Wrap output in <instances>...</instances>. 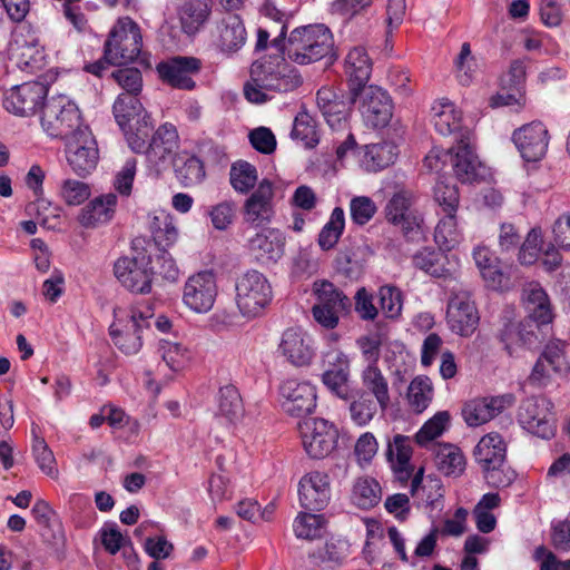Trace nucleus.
I'll return each instance as SVG.
<instances>
[{
	"instance_id": "nucleus-47",
	"label": "nucleus",
	"mask_w": 570,
	"mask_h": 570,
	"mask_svg": "<svg viewBox=\"0 0 570 570\" xmlns=\"http://www.w3.org/2000/svg\"><path fill=\"white\" fill-rule=\"evenodd\" d=\"M32 454L38 468L52 480H58L59 469L53 452L45 439L37 433V428H32Z\"/></svg>"
},
{
	"instance_id": "nucleus-5",
	"label": "nucleus",
	"mask_w": 570,
	"mask_h": 570,
	"mask_svg": "<svg viewBox=\"0 0 570 570\" xmlns=\"http://www.w3.org/2000/svg\"><path fill=\"white\" fill-rule=\"evenodd\" d=\"M142 49L141 29L129 17L119 18L104 45V57L115 66H122L135 61Z\"/></svg>"
},
{
	"instance_id": "nucleus-61",
	"label": "nucleus",
	"mask_w": 570,
	"mask_h": 570,
	"mask_svg": "<svg viewBox=\"0 0 570 570\" xmlns=\"http://www.w3.org/2000/svg\"><path fill=\"white\" fill-rule=\"evenodd\" d=\"M542 243H543V238H542L541 229L532 228L528 233L523 244L521 245V247L519 249L518 259H519L520 264H522V265L534 264L538 261L539 255L542 250Z\"/></svg>"
},
{
	"instance_id": "nucleus-21",
	"label": "nucleus",
	"mask_w": 570,
	"mask_h": 570,
	"mask_svg": "<svg viewBox=\"0 0 570 570\" xmlns=\"http://www.w3.org/2000/svg\"><path fill=\"white\" fill-rule=\"evenodd\" d=\"M298 499L301 505L311 511L326 508L331 501V478L324 471L305 473L298 482Z\"/></svg>"
},
{
	"instance_id": "nucleus-42",
	"label": "nucleus",
	"mask_w": 570,
	"mask_h": 570,
	"mask_svg": "<svg viewBox=\"0 0 570 570\" xmlns=\"http://www.w3.org/2000/svg\"><path fill=\"white\" fill-rule=\"evenodd\" d=\"M397 156V148L392 142L370 144L363 147L361 166L367 171H379L392 165Z\"/></svg>"
},
{
	"instance_id": "nucleus-57",
	"label": "nucleus",
	"mask_w": 570,
	"mask_h": 570,
	"mask_svg": "<svg viewBox=\"0 0 570 570\" xmlns=\"http://www.w3.org/2000/svg\"><path fill=\"white\" fill-rule=\"evenodd\" d=\"M454 66L459 82L463 86L472 83L478 72V66L469 42L462 43Z\"/></svg>"
},
{
	"instance_id": "nucleus-22",
	"label": "nucleus",
	"mask_w": 570,
	"mask_h": 570,
	"mask_svg": "<svg viewBox=\"0 0 570 570\" xmlns=\"http://www.w3.org/2000/svg\"><path fill=\"white\" fill-rule=\"evenodd\" d=\"M361 114L367 126L382 128L393 116V102L389 94L380 87L368 86L361 91Z\"/></svg>"
},
{
	"instance_id": "nucleus-33",
	"label": "nucleus",
	"mask_w": 570,
	"mask_h": 570,
	"mask_svg": "<svg viewBox=\"0 0 570 570\" xmlns=\"http://www.w3.org/2000/svg\"><path fill=\"white\" fill-rule=\"evenodd\" d=\"M12 56L16 58L18 66L30 72L42 70L47 65V56L45 48L35 37H20L14 40L12 46Z\"/></svg>"
},
{
	"instance_id": "nucleus-10",
	"label": "nucleus",
	"mask_w": 570,
	"mask_h": 570,
	"mask_svg": "<svg viewBox=\"0 0 570 570\" xmlns=\"http://www.w3.org/2000/svg\"><path fill=\"white\" fill-rule=\"evenodd\" d=\"M303 448L306 454L315 460L327 458L338 443V430L324 419L307 417L297 425Z\"/></svg>"
},
{
	"instance_id": "nucleus-53",
	"label": "nucleus",
	"mask_w": 570,
	"mask_h": 570,
	"mask_svg": "<svg viewBox=\"0 0 570 570\" xmlns=\"http://www.w3.org/2000/svg\"><path fill=\"white\" fill-rule=\"evenodd\" d=\"M325 520L321 514L301 512L294 520V532L299 539L315 540L322 537Z\"/></svg>"
},
{
	"instance_id": "nucleus-28",
	"label": "nucleus",
	"mask_w": 570,
	"mask_h": 570,
	"mask_svg": "<svg viewBox=\"0 0 570 570\" xmlns=\"http://www.w3.org/2000/svg\"><path fill=\"white\" fill-rule=\"evenodd\" d=\"M461 139L451 147L450 164L455 177L461 183H473L480 177L481 163L474 154L469 139L470 132L466 130L461 135Z\"/></svg>"
},
{
	"instance_id": "nucleus-3",
	"label": "nucleus",
	"mask_w": 570,
	"mask_h": 570,
	"mask_svg": "<svg viewBox=\"0 0 570 570\" xmlns=\"http://www.w3.org/2000/svg\"><path fill=\"white\" fill-rule=\"evenodd\" d=\"M112 109L116 121L122 129L129 147L135 153H140L145 148L153 124L139 97L120 94L114 102Z\"/></svg>"
},
{
	"instance_id": "nucleus-52",
	"label": "nucleus",
	"mask_w": 570,
	"mask_h": 570,
	"mask_svg": "<svg viewBox=\"0 0 570 570\" xmlns=\"http://www.w3.org/2000/svg\"><path fill=\"white\" fill-rule=\"evenodd\" d=\"M564 348V343L552 341L544 346L540 355L556 375L568 377L570 376V362L567 358Z\"/></svg>"
},
{
	"instance_id": "nucleus-24",
	"label": "nucleus",
	"mask_w": 570,
	"mask_h": 570,
	"mask_svg": "<svg viewBox=\"0 0 570 570\" xmlns=\"http://www.w3.org/2000/svg\"><path fill=\"white\" fill-rule=\"evenodd\" d=\"M513 141L523 159L538 161L547 153L549 146V132L540 121H533L522 126L513 132Z\"/></svg>"
},
{
	"instance_id": "nucleus-49",
	"label": "nucleus",
	"mask_w": 570,
	"mask_h": 570,
	"mask_svg": "<svg viewBox=\"0 0 570 570\" xmlns=\"http://www.w3.org/2000/svg\"><path fill=\"white\" fill-rule=\"evenodd\" d=\"M345 227V215L341 207H335L328 222L318 234V245L323 250H330L338 243Z\"/></svg>"
},
{
	"instance_id": "nucleus-29",
	"label": "nucleus",
	"mask_w": 570,
	"mask_h": 570,
	"mask_svg": "<svg viewBox=\"0 0 570 570\" xmlns=\"http://www.w3.org/2000/svg\"><path fill=\"white\" fill-rule=\"evenodd\" d=\"M118 197L114 193L104 194L91 199L78 215L79 224L85 228H98L112 220L117 209Z\"/></svg>"
},
{
	"instance_id": "nucleus-27",
	"label": "nucleus",
	"mask_w": 570,
	"mask_h": 570,
	"mask_svg": "<svg viewBox=\"0 0 570 570\" xmlns=\"http://www.w3.org/2000/svg\"><path fill=\"white\" fill-rule=\"evenodd\" d=\"M212 38L222 52L234 53L245 45L247 32L238 14L227 13L216 22Z\"/></svg>"
},
{
	"instance_id": "nucleus-59",
	"label": "nucleus",
	"mask_w": 570,
	"mask_h": 570,
	"mask_svg": "<svg viewBox=\"0 0 570 570\" xmlns=\"http://www.w3.org/2000/svg\"><path fill=\"white\" fill-rule=\"evenodd\" d=\"M218 409L229 421L239 419L243 414L240 395L234 385H225L218 392Z\"/></svg>"
},
{
	"instance_id": "nucleus-23",
	"label": "nucleus",
	"mask_w": 570,
	"mask_h": 570,
	"mask_svg": "<svg viewBox=\"0 0 570 570\" xmlns=\"http://www.w3.org/2000/svg\"><path fill=\"white\" fill-rule=\"evenodd\" d=\"M278 353L295 367L308 366L314 356L313 341L299 327H291L283 332L278 344Z\"/></svg>"
},
{
	"instance_id": "nucleus-7",
	"label": "nucleus",
	"mask_w": 570,
	"mask_h": 570,
	"mask_svg": "<svg viewBox=\"0 0 570 570\" xmlns=\"http://www.w3.org/2000/svg\"><path fill=\"white\" fill-rule=\"evenodd\" d=\"M40 120L42 129L52 138L66 139L85 127L77 106L66 96L48 99L43 105Z\"/></svg>"
},
{
	"instance_id": "nucleus-54",
	"label": "nucleus",
	"mask_w": 570,
	"mask_h": 570,
	"mask_svg": "<svg viewBox=\"0 0 570 570\" xmlns=\"http://www.w3.org/2000/svg\"><path fill=\"white\" fill-rule=\"evenodd\" d=\"M434 238L444 250H451L460 243L461 233L455 214H445L435 227Z\"/></svg>"
},
{
	"instance_id": "nucleus-17",
	"label": "nucleus",
	"mask_w": 570,
	"mask_h": 570,
	"mask_svg": "<svg viewBox=\"0 0 570 570\" xmlns=\"http://www.w3.org/2000/svg\"><path fill=\"white\" fill-rule=\"evenodd\" d=\"M275 187L269 179H262L243 204V219L253 227L268 225L275 216Z\"/></svg>"
},
{
	"instance_id": "nucleus-19",
	"label": "nucleus",
	"mask_w": 570,
	"mask_h": 570,
	"mask_svg": "<svg viewBox=\"0 0 570 570\" xmlns=\"http://www.w3.org/2000/svg\"><path fill=\"white\" fill-rule=\"evenodd\" d=\"M281 406L292 416L311 414L316 407V390L305 381L287 379L279 385Z\"/></svg>"
},
{
	"instance_id": "nucleus-64",
	"label": "nucleus",
	"mask_w": 570,
	"mask_h": 570,
	"mask_svg": "<svg viewBox=\"0 0 570 570\" xmlns=\"http://www.w3.org/2000/svg\"><path fill=\"white\" fill-rule=\"evenodd\" d=\"M375 203L367 196H355L350 203L351 219L354 224L363 226L376 214Z\"/></svg>"
},
{
	"instance_id": "nucleus-36",
	"label": "nucleus",
	"mask_w": 570,
	"mask_h": 570,
	"mask_svg": "<svg viewBox=\"0 0 570 570\" xmlns=\"http://www.w3.org/2000/svg\"><path fill=\"white\" fill-rule=\"evenodd\" d=\"M430 117L435 130L443 136L454 134L462 127V111L446 98L433 102Z\"/></svg>"
},
{
	"instance_id": "nucleus-46",
	"label": "nucleus",
	"mask_w": 570,
	"mask_h": 570,
	"mask_svg": "<svg viewBox=\"0 0 570 570\" xmlns=\"http://www.w3.org/2000/svg\"><path fill=\"white\" fill-rule=\"evenodd\" d=\"M258 181V171L254 165L246 160H237L232 164L229 183L235 191L247 194Z\"/></svg>"
},
{
	"instance_id": "nucleus-15",
	"label": "nucleus",
	"mask_w": 570,
	"mask_h": 570,
	"mask_svg": "<svg viewBox=\"0 0 570 570\" xmlns=\"http://www.w3.org/2000/svg\"><path fill=\"white\" fill-rule=\"evenodd\" d=\"M218 286L212 271H200L187 278L183 288V303L194 313H208L216 302Z\"/></svg>"
},
{
	"instance_id": "nucleus-32",
	"label": "nucleus",
	"mask_w": 570,
	"mask_h": 570,
	"mask_svg": "<svg viewBox=\"0 0 570 570\" xmlns=\"http://www.w3.org/2000/svg\"><path fill=\"white\" fill-rule=\"evenodd\" d=\"M507 404L504 396L474 399L465 403L462 416L469 426H480L499 415Z\"/></svg>"
},
{
	"instance_id": "nucleus-44",
	"label": "nucleus",
	"mask_w": 570,
	"mask_h": 570,
	"mask_svg": "<svg viewBox=\"0 0 570 570\" xmlns=\"http://www.w3.org/2000/svg\"><path fill=\"white\" fill-rule=\"evenodd\" d=\"M176 177L185 187L198 185L205 178L203 161L194 155L183 153L175 157Z\"/></svg>"
},
{
	"instance_id": "nucleus-51",
	"label": "nucleus",
	"mask_w": 570,
	"mask_h": 570,
	"mask_svg": "<svg viewBox=\"0 0 570 570\" xmlns=\"http://www.w3.org/2000/svg\"><path fill=\"white\" fill-rule=\"evenodd\" d=\"M413 265L434 277H446L445 256L430 248H422L412 258Z\"/></svg>"
},
{
	"instance_id": "nucleus-13",
	"label": "nucleus",
	"mask_w": 570,
	"mask_h": 570,
	"mask_svg": "<svg viewBox=\"0 0 570 570\" xmlns=\"http://www.w3.org/2000/svg\"><path fill=\"white\" fill-rule=\"evenodd\" d=\"M65 140L66 159L72 171L78 176L90 174L98 165L99 149L89 127L79 128Z\"/></svg>"
},
{
	"instance_id": "nucleus-39",
	"label": "nucleus",
	"mask_w": 570,
	"mask_h": 570,
	"mask_svg": "<svg viewBox=\"0 0 570 570\" xmlns=\"http://www.w3.org/2000/svg\"><path fill=\"white\" fill-rule=\"evenodd\" d=\"M210 16L208 0H185L178 9L181 30L188 35H196Z\"/></svg>"
},
{
	"instance_id": "nucleus-58",
	"label": "nucleus",
	"mask_w": 570,
	"mask_h": 570,
	"mask_svg": "<svg viewBox=\"0 0 570 570\" xmlns=\"http://www.w3.org/2000/svg\"><path fill=\"white\" fill-rule=\"evenodd\" d=\"M90 186L81 180L67 178L61 181L59 197L68 206H79L89 199Z\"/></svg>"
},
{
	"instance_id": "nucleus-48",
	"label": "nucleus",
	"mask_w": 570,
	"mask_h": 570,
	"mask_svg": "<svg viewBox=\"0 0 570 570\" xmlns=\"http://www.w3.org/2000/svg\"><path fill=\"white\" fill-rule=\"evenodd\" d=\"M423 469L421 468L411 482V494L422 503L434 505L442 497V484L440 480L429 478L423 481Z\"/></svg>"
},
{
	"instance_id": "nucleus-40",
	"label": "nucleus",
	"mask_w": 570,
	"mask_h": 570,
	"mask_svg": "<svg viewBox=\"0 0 570 570\" xmlns=\"http://www.w3.org/2000/svg\"><path fill=\"white\" fill-rule=\"evenodd\" d=\"M361 381L364 391L376 400L382 411H385L391 403L390 386L387 377L377 364H367L361 373Z\"/></svg>"
},
{
	"instance_id": "nucleus-31",
	"label": "nucleus",
	"mask_w": 570,
	"mask_h": 570,
	"mask_svg": "<svg viewBox=\"0 0 570 570\" xmlns=\"http://www.w3.org/2000/svg\"><path fill=\"white\" fill-rule=\"evenodd\" d=\"M522 299L528 312L527 321L535 323L537 327L552 322L553 311L550 298L539 283L527 284L522 292Z\"/></svg>"
},
{
	"instance_id": "nucleus-43",
	"label": "nucleus",
	"mask_w": 570,
	"mask_h": 570,
	"mask_svg": "<svg viewBox=\"0 0 570 570\" xmlns=\"http://www.w3.org/2000/svg\"><path fill=\"white\" fill-rule=\"evenodd\" d=\"M434 397L432 380L425 375L415 376L409 384L406 401L414 413L424 412Z\"/></svg>"
},
{
	"instance_id": "nucleus-56",
	"label": "nucleus",
	"mask_w": 570,
	"mask_h": 570,
	"mask_svg": "<svg viewBox=\"0 0 570 570\" xmlns=\"http://www.w3.org/2000/svg\"><path fill=\"white\" fill-rule=\"evenodd\" d=\"M380 308L386 318L395 320L402 314L403 295L400 288L393 285H383L377 292Z\"/></svg>"
},
{
	"instance_id": "nucleus-38",
	"label": "nucleus",
	"mask_w": 570,
	"mask_h": 570,
	"mask_svg": "<svg viewBox=\"0 0 570 570\" xmlns=\"http://www.w3.org/2000/svg\"><path fill=\"white\" fill-rule=\"evenodd\" d=\"M411 443V439L402 434H395L387 441L386 458L400 480H406L412 472Z\"/></svg>"
},
{
	"instance_id": "nucleus-14",
	"label": "nucleus",
	"mask_w": 570,
	"mask_h": 570,
	"mask_svg": "<svg viewBox=\"0 0 570 570\" xmlns=\"http://www.w3.org/2000/svg\"><path fill=\"white\" fill-rule=\"evenodd\" d=\"M480 315L471 293L459 288L449 299L446 308V324L450 331L459 336L469 337L478 328Z\"/></svg>"
},
{
	"instance_id": "nucleus-2",
	"label": "nucleus",
	"mask_w": 570,
	"mask_h": 570,
	"mask_svg": "<svg viewBox=\"0 0 570 570\" xmlns=\"http://www.w3.org/2000/svg\"><path fill=\"white\" fill-rule=\"evenodd\" d=\"M154 312L148 305L116 307L109 332L115 345L126 354H136L142 346L140 332L148 327Z\"/></svg>"
},
{
	"instance_id": "nucleus-8",
	"label": "nucleus",
	"mask_w": 570,
	"mask_h": 570,
	"mask_svg": "<svg viewBox=\"0 0 570 570\" xmlns=\"http://www.w3.org/2000/svg\"><path fill=\"white\" fill-rule=\"evenodd\" d=\"M252 75L255 81L273 95L293 91L302 83L298 72L281 56L254 62Z\"/></svg>"
},
{
	"instance_id": "nucleus-16",
	"label": "nucleus",
	"mask_w": 570,
	"mask_h": 570,
	"mask_svg": "<svg viewBox=\"0 0 570 570\" xmlns=\"http://www.w3.org/2000/svg\"><path fill=\"white\" fill-rule=\"evenodd\" d=\"M416 197L409 189H400L393 194L385 207L389 223L396 226L405 236L417 233L423 216L415 206Z\"/></svg>"
},
{
	"instance_id": "nucleus-62",
	"label": "nucleus",
	"mask_w": 570,
	"mask_h": 570,
	"mask_svg": "<svg viewBox=\"0 0 570 570\" xmlns=\"http://www.w3.org/2000/svg\"><path fill=\"white\" fill-rule=\"evenodd\" d=\"M376 400L362 394L350 404V413L354 423L364 426L368 424L377 413Z\"/></svg>"
},
{
	"instance_id": "nucleus-35",
	"label": "nucleus",
	"mask_w": 570,
	"mask_h": 570,
	"mask_svg": "<svg viewBox=\"0 0 570 570\" xmlns=\"http://www.w3.org/2000/svg\"><path fill=\"white\" fill-rule=\"evenodd\" d=\"M179 146V135L177 128L169 122L161 125L154 134L146 155L151 164H159L166 160Z\"/></svg>"
},
{
	"instance_id": "nucleus-55",
	"label": "nucleus",
	"mask_w": 570,
	"mask_h": 570,
	"mask_svg": "<svg viewBox=\"0 0 570 570\" xmlns=\"http://www.w3.org/2000/svg\"><path fill=\"white\" fill-rule=\"evenodd\" d=\"M159 353L165 364L173 372L183 371L190 362L189 351L176 342L161 341L159 343Z\"/></svg>"
},
{
	"instance_id": "nucleus-25",
	"label": "nucleus",
	"mask_w": 570,
	"mask_h": 570,
	"mask_svg": "<svg viewBox=\"0 0 570 570\" xmlns=\"http://www.w3.org/2000/svg\"><path fill=\"white\" fill-rule=\"evenodd\" d=\"M202 61L195 57L177 56L157 66L160 78L171 87L178 89H193V76L198 73Z\"/></svg>"
},
{
	"instance_id": "nucleus-63",
	"label": "nucleus",
	"mask_w": 570,
	"mask_h": 570,
	"mask_svg": "<svg viewBox=\"0 0 570 570\" xmlns=\"http://www.w3.org/2000/svg\"><path fill=\"white\" fill-rule=\"evenodd\" d=\"M336 269L348 278L358 277L364 269V261L353 248L341 250L335 259Z\"/></svg>"
},
{
	"instance_id": "nucleus-11",
	"label": "nucleus",
	"mask_w": 570,
	"mask_h": 570,
	"mask_svg": "<svg viewBox=\"0 0 570 570\" xmlns=\"http://www.w3.org/2000/svg\"><path fill=\"white\" fill-rule=\"evenodd\" d=\"M118 282L134 294H149L153 288L154 271L151 258L142 253L132 257L124 256L114 264Z\"/></svg>"
},
{
	"instance_id": "nucleus-6",
	"label": "nucleus",
	"mask_w": 570,
	"mask_h": 570,
	"mask_svg": "<svg viewBox=\"0 0 570 570\" xmlns=\"http://www.w3.org/2000/svg\"><path fill=\"white\" fill-rule=\"evenodd\" d=\"M272 298V286L264 274L250 269L237 277L235 303L243 316L254 318L261 315Z\"/></svg>"
},
{
	"instance_id": "nucleus-60",
	"label": "nucleus",
	"mask_w": 570,
	"mask_h": 570,
	"mask_svg": "<svg viewBox=\"0 0 570 570\" xmlns=\"http://www.w3.org/2000/svg\"><path fill=\"white\" fill-rule=\"evenodd\" d=\"M292 138L299 140L307 148H313L317 145L318 137L316 126L308 114L302 112L295 117Z\"/></svg>"
},
{
	"instance_id": "nucleus-1",
	"label": "nucleus",
	"mask_w": 570,
	"mask_h": 570,
	"mask_svg": "<svg viewBox=\"0 0 570 570\" xmlns=\"http://www.w3.org/2000/svg\"><path fill=\"white\" fill-rule=\"evenodd\" d=\"M333 48L331 30L324 24H309L291 32L286 52L293 62L309 65L330 56Z\"/></svg>"
},
{
	"instance_id": "nucleus-30",
	"label": "nucleus",
	"mask_w": 570,
	"mask_h": 570,
	"mask_svg": "<svg viewBox=\"0 0 570 570\" xmlns=\"http://www.w3.org/2000/svg\"><path fill=\"white\" fill-rule=\"evenodd\" d=\"M372 59L363 47L352 48L344 60V72L347 78L348 89L355 95L366 88L372 73Z\"/></svg>"
},
{
	"instance_id": "nucleus-41",
	"label": "nucleus",
	"mask_w": 570,
	"mask_h": 570,
	"mask_svg": "<svg viewBox=\"0 0 570 570\" xmlns=\"http://www.w3.org/2000/svg\"><path fill=\"white\" fill-rule=\"evenodd\" d=\"M434 463L445 476H460L465 470V456L461 449L451 443H440L433 449Z\"/></svg>"
},
{
	"instance_id": "nucleus-9",
	"label": "nucleus",
	"mask_w": 570,
	"mask_h": 570,
	"mask_svg": "<svg viewBox=\"0 0 570 570\" xmlns=\"http://www.w3.org/2000/svg\"><path fill=\"white\" fill-rule=\"evenodd\" d=\"M507 445L498 433H489L481 438L474 450V456L481 466L489 484L500 488L510 484L512 478L504 473Z\"/></svg>"
},
{
	"instance_id": "nucleus-50",
	"label": "nucleus",
	"mask_w": 570,
	"mask_h": 570,
	"mask_svg": "<svg viewBox=\"0 0 570 570\" xmlns=\"http://www.w3.org/2000/svg\"><path fill=\"white\" fill-rule=\"evenodd\" d=\"M450 413L439 411L429 419L415 434V442L420 446H428L435 439L440 438L450 425Z\"/></svg>"
},
{
	"instance_id": "nucleus-4",
	"label": "nucleus",
	"mask_w": 570,
	"mask_h": 570,
	"mask_svg": "<svg viewBox=\"0 0 570 570\" xmlns=\"http://www.w3.org/2000/svg\"><path fill=\"white\" fill-rule=\"evenodd\" d=\"M315 298L311 307L314 322L323 330L333 331L340 325L341 317L351 312L350 297L327 279H316L312 285Z\"/></svg>"
},
{
	"instance_id": "nucleus-34",
	"label": "nucleus",
	"mask_w": 570,
	"mask_h": 570,
	"mask_svg": "<svg viewBox=\"0 0 570 570\" xmlns=\"http://www.w3.org/2000/svg\"><path fill=\"white\" fill-rule=\"evenodd\" d=\"M248 248L258 262L275 263L284 253V243L277 230L267 228L248 239Z\"/></svg>"
},
{
	"instance_id": "nucleus-18",
	"label": "nucleus",
	"mask_w": 570,
	"mask_h": 570,
	"mask_svg": "<svg viewBox=\"0 0 570 570\" xmlns=\"http://www.w3.org/2000/svg\"><path fill=\"white\" fill-rule=\"evenodd\" d=\"M48 88L38 81H29L9 89L3 98L4 109L16 116L29 117L37 112L47 97Z\"/></svg>"
},
{
	"instance_id": "nucleus-12",
	"label": "nucleus",
	"mask_w": 570,
	"mask_h": 570,
	"mask_svg": "<svg viewBox=\"0 0 570 570\" xmlns=\"http://www.w3.org/2000/svg\"><path fill=\"white\" fill-rule=\"evenodd\" d=\"M518 420L524 430L538 438L549 440L556 434L553 404L544 396L524 400L519 407Z\"/></svg>"
},
{
	"instance_id": "nucleus-45",
	"label": "nucleus",
	"mask_w": 570,
	"mask_h": 570,
	"mask_svg": "<svg viewBox=\"0 0 570 570\" xmlns=\"http://www.w3.org/2000/svg\"><path fill=\"white\" fill-rule=\"evenodd\" d=\"M351 498L358 508L371 509L382 499L381 485L371 476H360L353 484Z\"/></svg>"
},
{
	"instance_id": "nucleus-20",
	"label": "nucleus",
	"mask_w": 570,
	"mask_h": 570,
	"mask_svg": "<svg viewBox=\"0 0 570 570\" xmlns=\"http://www.w3.org/2000/svg\"><path fill=\"white\" fill-rule=\"evenodd\" d=\"M538 328L531 321L508 323L499 333V341L510 357H521L540 344Z\"/></svg>"
},
{
	"instance_id": "nucleus-26",
	"label": "nucleus",
	"mask_w": 570,
	"mask_h": 570,
	"mask_svg": "<svg viewBox=\"0 0 570 570\" xmlns=\"http://www.w3.org/2000/svg\"><path fill=\"white\" fill-rule=\"evenodd\" d=\"M360 95L354 96L350 89L346 99L340 97L333 88L323 87L316 94L317 106L332 128L341 127L346 124L352 106Z\"/></svg>"
},
{
	"instance_id": "nucleus-37",
	"label": "nucleus",
	"mask_w": 570,
	"mask_h": 570,
	"mask_svg": "<svg viewBox=\"0 0 570 570\" xmlns=\"http://www.w3.org/2000/svg\"><path fill=\"white\" fill-rule=\"evenodd\" d=\"M148 228L156 246L161 250H167L178 240L179 232L175 219L165 210L148 215Z\"/></svg>"
}]
</instances>
